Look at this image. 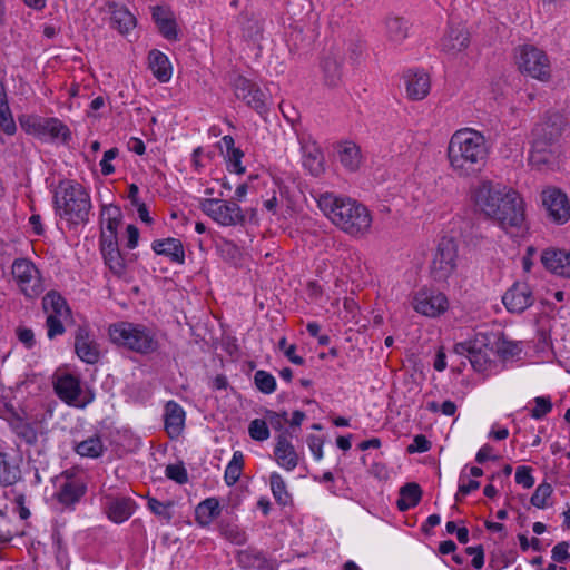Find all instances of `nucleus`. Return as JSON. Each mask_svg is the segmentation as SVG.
I'll use <instances>...</instances> for the list:
<instances>
[{
    "instance_id": "52",
    "label": "nucleus",
    "mask_w": 570,
    "mask_h": 570,
    "mask_svg": "<svg viewBox=\"0 0 570 570\" xmlns=\"http://www.w3.org/2000/svg\"><path fill=\"white\" fill-rule=\"evenodd\" d=\"M165 473L168 479L179 484H184L188 480L187 471L183 464H169L166 466Z\"/></svg>"
},
{
    "instance_id": "39",
    "label": "nucleus",
    "mask_w": 570,
    "mask_h": 570,
    "mask_svg": "<svg viewBox=\"0 0 570 570\" xmlns=\"http://www.w3.org/2000/svg\"><path fill=\"white\" fill-rule=\"evenodd\" d=\"M76 452L81 456L98 458L104 452V444L99 436H90L76 446Z\"/></svg>"
},
{
    "instance_id": "56",
    "label": "nucleus",
    "mask_w": 570,
    "mask_h": 570,
    "mask_svg": "<svg viewBox=\"0 0 570 570\" xmlns=\"http://www.w3.org/2000/svg\"><path fill=\"white\" fill-rule=\"evenodd\" d=\"M551 558L554 562H567L570 560L569 543L561 541L557 543L551 551Z\"/></svg>"
},
{
    "instance_id": "47",
    "label": "nucleus",
    "mask_w": 570,
    "mask_h": 570,
    "mask_svg": "<svg viewBox=\"0 0 570 570\" xmlns=\"http://www.w3.org/2000/svg\"><path fill=\"white\" fill-rule=\"evenodd\" d=\"M552 494V487L549 483H541L532 494L530 502L532 505L542 509L547 504V499Z\"/></svg>"
},
{
    "instance_id": "23",
    "label": "nucleus",
    "mask_w": 570,
    "mask_h": 570,
    "mask_svg": "<svg viewBox=\"0 0 570 570\" xmlns=\"http://www.w3.org/2000/svg\"><path fill=\"white\" fill-rule=\"evenodd\" d=\"M541 262L550 272L570 278V250L548 248L542 252Z\"/></svg>"
},
{
    "instance_id": "12",
    "label": "nucleus",
    "mask_w": 570,
    "mask_h": 570,
    "mask_svg": "<svg viewBox=\"0 0 570 570\" xmlns=\"http://www.w3.org/2000/svg\"><path fill=\"white\" fill-rule=\"evenodd\" d=\"M344 48L333 46L326 50L321 59V69L324 82L328 87H337L343 77Z\"/></svg>"
},
{
    "instance_id": "15",
    "label": "nucleus",
    "mask_w": 570,
    "mask_h": 570,
    "mask_svg": "<svg viewBox=\"0 0 570 570\" xmlns=\"http://www.w3.org/2000/svg\"><path fill=\"white\" fill-rule=\"evenodd\" d=\"M235 96L244 100L249 107L258 112L265 110V96L261 89L243 76H235L233 80Z\"/></svg>"
},
{
    "instance_id": "48",
    "label": "nucleus",
    "mask_w": 570,
    "mask_h": 570,
    "mask_svg": "<svg viewBox=\"0 0 570 570\" xmlns=\"http://www.w3.org/2000/svg\"><path fill=\"white\" fill-rule=\"evenodd\" d=\"M104 259L105 264L116 276L120 277L126 273V261L120 250L106 256Z\"/></svg>"
},
{
    "instance_id": "28",
    "label": "nucleus",
    "mask_w": 570,
    "mask_h": 570,
    "mask_svg": "<svg viewBox=\"0 0 570 570\" xmlns=\"http://www.w3.org/2000/svg\"><path fill=\"white\" fill-rule=\"evenodd\" d=\"M134 508L135 502L129 498H112L108 500L107 514L111 521L121 523L131 517Z\"/></svg>"
},
{
    "instance_id": "22",
    "label": "nucleus",
    "mask_w": 570,
    "mask_h": 570,
    "mask_svg": "<svg viewBox=\"0 0 570 570\" xmlns=\"http://www.w3.org/2000/svg\"><path fill=\"white\" fill-rule=\"evenodd\" d=\"M289 433L282 432L277 436V442L274 449V456L278 465L287 471L294 470L298 465L299 456L289 441Z\"/></svg>"
},
{
    "instance_id": "14",
    "label": "nucleus",
    "mask_w": 570,
    "mask_h": 570,
    "mask_svg": "<svg viewBox=\"0 0 570 570\" xmlns=\"http://www.w3.org/2000/svg\"><path fill=\"white\" fill-rule=\"evenodd\" d=\"M55 391L57 395L69 405L83 407L91 401V397L85 400L80 397V381L72 374L59 376L55 382Z\"/></svg>"
},
{
    "instance_id": "44",
    "label": "nucleus",
    "mask_w": 570,
    "mask_h": 570,
    "mask_svg": "<svg viewBox=\"0 0 570 570\" xmlns=\"http://www.w3.org/2000/svg\"><path fill=\"white\" fill-rule=\"evenodd\" d=\"M254 383L256 387L264 394H272L276 390L275 377L263 370L257 371L254 374Z\"/></svg>"
},
{
    "instance_id": "46",
    "label": "nucleus",
    "mask_w": 570,
    "mask_h": 570,
    "mask_svg": "<svg viewBox=\"0 0 570 570\" xmlns=\"http://www.w3.org/2000/svg\"><path fill=\"white\" fill-rule=\"evenodd\" d=\"M249 436L255 441H265L269 438V430L265 420L255 419L248 426Z\"/></svg>"
},
{
    "instance_id": "21",
    "label": "nucleus",
    "mask_w": 570,
    "mask_h": 570,
    "mask_svg": "<svg viewBox=\"0 0 570 570\" xmlns=\"http://www.w3.org/2000/svg\"><path fill=\"white\" fill-rule=\"evenodd\" d=\"M301 150L303 154L304 167L315 177L322 175L325 170L324 155L316 141L302 137L299 138Z\"/></svg>"
},
{
    "instance_id": "36",
    "label": "nucleus",
    "mask_w": 570,
    "mask_h": 570,
    "mask_svg": "<svg viewBox=\"0 0 570 570\" xmlns=\"http://www.w3.org/2000/svg\"><path fill=\"white\" fill-rule=\"evenodd\" d=\"M43 308L50 312L49 315L69 316L70 309L66 299L57 292L48 293L42 301Z\"/></svg>"
},
{
    "instance_id": "30",
    "label": "nucleus",
    "mask_w": 570,
    "mask_h": 570,
    "mask_svg": "<svg viewBox=\"0 0 570 570\" xmlns=\"http://www.w3.org/2000/svg\"><path fill=\"white\" fill-rule=\"evenodd\" d=\"M422 498V489L415 482H410L400 489V498L396 501L400 511H407L419 504Z\"/></svg>"
},
{
    "instance_id": "62",
    "label": "nucleus",
    "mask_w": 570,
    "mask_h": 570,
    "mask_svg": "<svg viewBox=\"0 0 570 570\" xmlns=\"http://www.w3.org/2000/svg\"><path fill=\"white\" fill-rule=\"evenodd\" d=\"M225 537L235 544H244L247 540L245 532L237 527H228L224 530Z\"/></svg>"
},
{
    "instance_id": "49",
    "label": "nucleus",
    "mask_w": 570,
    "mask_h": 570,
    "mask_svg": "<svg viewBox=\"0 0 570 570\" xmlns=\"http://www.w3.org/2000/svg\"><path fill=\"white\" fill-rule=\"evenodd\" d=\"M535 406L531 410V416L535 420H540L546 416L552 410V402L549 396H537L534 397Z\"/></svg>"
},
{
    "instance_id": "16",
    "label": "nucleus",
    "mask_w": 570,
    "mask_h": 570,
    "mask_svg": "<svg viewBox=\"0 0 570 570\" xmlns=\"http://www.w3.org/2000/svg\"><path fill=\"white\" fill-rule=\"evenodd\" d=\"M23 128H33L39 135H49L52 139H61L67 142L71 138L70 130L57 118H29L21 121Z\"/></svg>"
},
{
    "instance_id": "32",
    "label": "nucleus",
    "mask_w": 570,
    "mask_h": 570,
    "mask_svg": "<svg viewBox=\"0 0 570 570\" xmlns=\"http://www.w3.org/2000/svg\"><path fill=\"white\" fill-rule=\"evenodd\" d=\"M110 26L120 33L129 32L136 26V18L124 7H111Z\"/></svg>"
},
{
    "instance_id": "60",
    "label": "nucleus",
    "mask_w": 570,
    "mask_h": 570,
    "mask_svg": "<svg viewBox=\"0 0 570 570\" xmlns=\"http://www.w3.org/2000/svg\"><path fill=\"white\" fill-rule=\"evenodd\" d=\"M466 553L472 558V566L475 569H481L484 564V550L482 546L466 548Z\"/></svg>"
},
{
    "instance_id": "41",
    "label": "nucleus",
    "mask_w": 570,
    "mask_h": 570,
    "mask_svg": "<svg viewBox=\"0 0 570 570\" xmlns=\"http://www.w3.org/2000/svg\"><path fill=\"white\" fill-rule=\"evenodd\" d=\"M269 483L275 500L279 504L285 505L289 501L291 497L287 492L286 483L282 475L277 472H273L269 476Z\"/></svg>"
},
{
    "instance_id": "63",
    "label": "nucleus",
    "mask_w": 570,
    "mask_h": 570,
    "mask_svg": "<svg viewBox=\"0 0 570 570\" xmlns=\"http://www.w3.org/2000/svg\"><path fill=\"white\" fill-rule=\"evenodd\" d=\"M478 344L474 341H468V342H461L456 343L454 345V353L459 355H464L468 358L471 356L472 353H474V350L476 348Z\"/></svg>"
},
{
    "instance_id": "59",
    "label": "nucleus",
    "mask_w": 570,
    "mask_h": 570,
    "mask_svg": "<svg viewBox=\"0 0 570 570\" xmlns=\"http://www.w3.org/2000/svg\"><path fill=\"white\" fill-rule=\"evenodd\" d=\"M431 449V442L423 434H417L413 439V443L407 446L409 453L426 452Z\"/></svg>"
},
{
    "instance_id": "3",
    "label": "nucleus",
    "mask_w": 570,
    "mask_h": 570,
    "mask_svg": "<svg viewBox=\"0 0 570 570\" xmlns=\"http://www.w3.org/2000/svg\"><path fill=\"white\" fill-rule=\"evenodd\" d=\"M108 332L112 343L141 355L155 353L159 347L156 332L144 324L118 322Z\"/></svg>"
},
{
    "instance_id": "57",
    "label": "nucleus",
    "mask_w": 570,
    "mask_h": 570,
    "mask_svg": "<svg viewBox=\"0 0 570 570\" xmlns=\"http://www.w3.org/2000/svg\"><path fill=\"white\" fill-rule=\"evenodd\" d=\"M469 361L472 367L478 372H483L488 367V357L487 354L482 352L481 347L476 346L474 353L471 354Z\"/></svg>"
},
{
    "instance_id": "6",
    "label": "nucleus",
    "mask_w": 570,
    "mask_h": 570,
    "mask_svg": "<svg viewBox=\"0 0 570 570\" xmlns=\"http://www.w3.org/2000/svg\"><path fill=\"white\" fill-rule=\"evenodd\" d=\"M517 63L522 73L540 81H548L551 77L548 56L544 51L534 46L527 45L521 47Z\"/></svg>"
},
{
    "instance_id": "29",
    "label": "nucleus",
    "mask_w": 570,
    "mask_h": 570,
    "mask_svg": "<svg viewBox=\"0 0 570 570\" xmlns=\"http://www.w3.org/2000/svg\"><path fill=\"white\" fill-rule=\"evenodd\" d=\"M148 60L153 75L160 82L169 81L171 78V66L167 56L155 49L149 52Z\"/></svg>"
},
{
    "instance_id": "17",
    "label": "nucleus",
    "mask_w": 570,
    "mask_h": 570,
    "mask_svg": "<svg viewBox=\"0 0 570 570\" xmlns=\"http://www.w3.org/2000/svg\"><path fill=\"white\" fill-rule=\"evenodd\" d=\"M502 302L509 312L520 314L533 304L534 298L527 283H514L504 293Z\"/></svg>"
},
{
    "instance_id": "2",
    "label": "nucleus",
    "mask_w": 570,
    "mask_h": 570,
    "mask_svg": "<svg viewBox=\"0 0 570 570\" xmlns=\"http://www.w3.org/2000/svg\"><path fill=\"white\" fill-rule=\"evenodd\" d=\"M317 204L324 215L344 233L353 237H362L370 232L371 213L355 199L325 193L320 195Z\"/></svg>"
},
{
    "instance_id": "27",
    "label": "nucleus",
    "mask_w": 570,
    "mask_h": 570,
    "mask_svg": "<svg viewBox=\"0 0 570 570\" xmlns=\"http://www.w3.org/2000/svg\"><path fill=\"white\" fill-rule=\"evenodd\" d=\"M157 255L169 257L173 263L183 264L185 262V250L181 242L177 238L156 239L151 245Z\"/></svg>"
},
{
    "instance_id": "42",
    "label": "nucleus",
    "mask_w": 570,
    "mask_h": 570,
    "mask_svg": "<svg viewBox=\"0 0 570 570\" xmlns=\"http://www.w3.org/2000/svg\"><path fill=\"white\" fill-rule=\"evenodd\" d=\"M243 37L250 41H258L262 38L263 28L258 20L242 16Z\"/></svg>"
},
{
    "instance_id": "19",
    "label": "nucleus",
    "mask_w": 570,
    "mask_h": 570,
    "mask_svg": "<svg viewBox=\"0 0 570 570\" xmlns=\"http://www.w3.org/2000/svg\"><path fill=\"white\" fill-rule=\"evenodd\" d=\"M470 32L466 28L458 24L450 26L441 39V50L449 56H458L470 46Z\"/></svg>"
},
{
    "instance_id": "58",
    "label": "nucleus",
    "mask_w": 570,
    "mask_h": 570,
    "mask_svg": "<svg viewBox=\"0 0 570 570\" xmlns=\"http://www.w3.org/2000/svg\"><path fill=\"white\" fill-rule=\"evenodd\" d=\"M118 148H111L104 154V158L100 161L101 173L105 176L114 174L115 167L110 164L112 159L118 156Z\"/></svg>"
},
{
    "instance_id": "35",
    "label": "nucleus",
    "mask_w": 570,
    "mask_h": 570,
    "mask_svg": "<svg viewBox=\"0 0 570 570\" xmlns=\"http://www.w3.org/2000/svg\"><path fill=\"white\" fill-rule=\"evenodd\" d=\"M386 36L390 41L399 43L407 37V22L401 17H389L385 21Z\"/></svg>"
},
{
    "instance_id": "37",
    "label": "nucleus",
    "mask_w": 570,
    "mask_h": 570,
    "mask_svg": "<svg viewBox=\"0 0 570 570\" xmlns=\"http://www.w3.org/2000/svg\"><path fill=\"white\" fill-rule=\"evenodd\" d=\"M244 469V454L242 451H235L232 460L226 466L224 479L227 485H234L240 479Z\"/></svg>"
},
{
    "instance_id": "8",
    "label": "nucleus",
    "mask_w": 570,
    "mask_h": 570,
    "mask_svg": "<svg viewBox=\"0 0 570 570\" xmlns=\"http://www.w3.org/2000/svg\"><path fill=\"white\" fill-rule=\"evenodd\" d=\"M200 208L206 215L224 226L242 224L245 220L239 205L235 202L206 198L200 202Z\"/></svg>"
},
{
    "instance_id": "26",
    "label": "nucleus",
    "mask_w": 570,
    "mask_h": 570,
    "mask_svg": "<svg viewBox=\"0 0 570 570\" xmlns=\"http://www.w3.org/2000/svg\"><path fill=\"white\" fill-rule=\"evenodd\" d=\"M86 490L87 487L83 481L79 479H67L60 485L59 491L56 493V498L61 504L70 507L85 495Z\"/></svg>"
},
{
    "instance_id": "9",
    "label": "nucleus",
    "mask_w": 570,
    "mask_h": 570,
    "mask_svg": "<svg viewBox=\"0 0 570 570\" xmlns=\"http://www.w3.org/2000/svg\"><path fill=\"white\" fill-rule=\"evenodd\" d=\"M11 273L21 292L27 297L33 298L42 292L39 271L29 259H16L12 264Z\"/></svg>"
},
{
    "instance_id": "11",
    "label": "nucleus",
    "mask_w": 570,
    "mask_h": 570,
    "mask_svg": "<svg viewBox=\"0 0 570 570\" xmlns=\"http://www.w3.org/2000/svg\"><path fill=\"white\" fill-rule=\"evenodd\" d=\"M542 205L551 222L562 225L570 218V203L564 193L557 188H548L541 195Z\"/></svg>"
},
{
    "instance_id": "40",
    "label": "nucleus",
    "mask_w": 570,
    "mask_h": 570,
    "mask_svg": "<svg viewBox=\"0 0 570 570\" xmlns=\"http://www.w3.org/2000/svg\"><path fill=\"white\" fill-rule=\"evenodd\" d=\"M219 514V504L218 501L214 498L206 499L200 502L196 508V518L203 523H209L214 518Z\"/></svg>"
},
{
    "instance_id": "45",
    "label": "nucleus",
    "mask_w": 570,
    "mask_h": 570,
    "mask_svg": "<svg viewBox=\"0 0 570 570\" xmlns=\"http://www.w3.org/2000/svg\"><path fill=\"white\" fill-rule=\"evenodd\" d=\"M14 431L17 435L29 445H33L38 441L37 429L31 423L19 422L16 424Z\"/></svg>"
},
{
    "instance_id": "53",
    "label": "nucleus",
    "mask_w": 570,
    "mask_h": 570,
    "mask_svg": "<svg viewBox=\"0 0 570 570\" xmlns=\"http://www.w3.org/2000/svg\"><path fill=\"white\" fill-rule=\"evenodd\" d=\"M531 471L532 469L530 466H518L515 471V482L525 489L532 488L534 484V479L531 474Z\"/></svg>"
},
{
    "instance_id": "51",
    "label": "nucleus",
    "mask_w": 570,
    "mask_h": 570,
    "mask_svg": "<svg viewBox=\"0 0 570 570\" xmlns=\"http://www.w3.org/2000/svg\"><path fill=\"white\" fill-rule=\"evenodd\" d=\"M100 247L104 258L110 254L119 252L118 243H117V235L115 234H101V240H100Z\"/></svg>"
},
{
    "instance_id": "4",
    "label": "nucleus",
    "mask_w": 570,
    "mask_h": 570,
    "mask_svg": "<svg viewBox=\"0 0 570 570\" xmlns=\"http://www.w3.org/2000/svg\"><path fill=\"white\" fill-rule=\"evenodd\" d=\"M55 204L60 216L72 224L86 223L89 219L90 197L79 184L61 185L55 195Z\"/></svg>"
},
{
    "instance_id": "24",
    "label": "nucleus",
    "mask_w": 570,
    "mask_h": 570,
    "mask_svg": "<svg viewBox=\"0 0 570 570\" xmlns=\"http://www.w3.org/2000/svg\"><path fill=\"white\" fill-rule=\"evenodd\" d=\"M407 98L414 101L424 99L431 89L430 76L424 71H409L405 75Z\"/></svg>"
},
{
    "instance_id": "31",
    "label": "nucleus",
    "mask_w": 570,
    "mask_h": 570,
    "mask_svg": "<svg viewBox=\"0 0 570 570\" xmlns=\"http://www.w3.org/2000/svg\"><path fill=\"white\" fill-rule=\"evenodd\" d=\"M21 479V471L17 464L11 462L9 455L0 452V487H9Z\"/></svg>"
},
{
    "instance_id": "33",
    "label": "nucleus",
    "mask_w": 570,
    "mask_h": 570,
    "mask_svg": "<svg viewBox=\"0 0 570 570\" xmlns=\"http://www.w3.org/2000/svg\"><path fill=\"white\" fill-rule=\"evenodd\" d=\"M338 159L350 171H355L361 165V150L354 142H345L338 148Z\"/></svg>"
},
{
    "instance_id": "25",
    "label": "nucleus",
    "mask_w": 570,
    "mask_h": 570,
    "mask_svg": "<svg viewBox=\"0 0 570 570\" xmlns=\"http://www.w3.org/2000/svg\"><path fill=\"white\" fill-rule=\"evenodd\" d=\"M185 425V411L183 407L169 401L165 406V430L170 439L178 438Z\"/></svg>"
},
{
    "instance_id": "10",
    "label": "nucleus",
    "mask_w": 570,
    "mask_h": 570,
    "mask_svg": "<svg viewBox=\"0 0 570 570\" xmlns=\"http://www.w3.org/2000/svg\"><path fill=\"white\" fill-rule=\"evenodd\" d=\"M508 189L491 180H481L472 190L474 206L485 216L494 213L495 204L507 194Z\"/></svg>"
},
{
    "instance_id": "13",
    "label": "nucleus",
    "mask_w": 570,
    "mask_h": 570,
    "mask_svg": "<svg viewBox=\"0 0 570 570\" xmlns=\"http://www.w3.org/2000/svg\"><path fill=\"white\" fill-rule=\"evenodd\" d=\"M448 298L444 294L430 289L416 293L413 299L414 309L430 317H436L448 309Z\"/></svg>"
},
{
    "instance_id": "20",
    "label": "nucleus",
    "mask_w": 570,
    "mask_h": 570,
    "mask_svg": "<svg viewBox=\"0 0 570 570\" xmlns=\"http://www.w3.org/2000/svg\"><path fill=\"white\" fill-rule=\"evenodd\" d=\"M75 352L87 364H96L99 361V345L87 327H78L75 336Z\"/></svg>"
},
{
    "instance_id": "55",
    "label": "nucleus",
    "mask_w": 570,
    "mask_h": 570,
    "mask_svg": "<svg viewBox=\"0 0 570 570\" xmlns=\"http://www.w3.org/2000/svg\"><path fill=\"white\" fill-rule=\"evenodd\" d=\"M225 156L229 163V170L235 171L236 174L245 173V167L240 164L244 154L239 148L226 153Z\"/></svg>"
},
{
    "instance_id": "18",
    "label": "nucleus",
    "mask_w": 570,
    "mask_h": 570,
    "mask_svg": "<svg viewBox=\"0 0 570 570\" xmlns=\"http://www.w3.org/2000/svg\"><path fill=\"white\" fill-rule=\"evenodd\" d=\"M562 132V117L558 114L547 117L533 128L534 146L544 149L556 141Z\"/></svg>"
},
{
    "instance_id": "64",
    "label": "nucleus",
    "mask_w": 570,
    "mask_h": 570,
    "mask_svg": "<svg viewBox=\"0 0 570 570\" xmlns=\"http://www.w3.org/2000/svg\"><path fill=\"white\" fill-rule=\"evenodd\" d=\"M17 335L21 343L26 345V347L31 348L35 344V335L32 330L26 327H18Z\"/></svg>"
},
{
    "instance_id": "34",
    "label": "nucleus",
    "mask_w": 570,
    "mask_h": 570,
    "mask_svg": "<svg viewBox=\"0 0 570 570\" xmlns=\"http://www.w3.org/2000/svg\"><path fill=\"white\" fill-rule=\"evenodd\" d=\"M0 129L7 135H13L16 132V122L13 120L9 104L4 83L0 80Z\"/></svg>"
},
{
    "instance_id": "50",
    "label": "nucleus",
    "mask_w": 570,
    "mask_h": 570,
    "mask_svg": "<svg viewBox=\"0 0 570 570\" xmlns=\"http://www.w3.org/2000/svg\"><path fill=\"white\" fill-rule=\"evenodd\" d=\"M159 32L167 39L175 41L178 39V31H177V24L175 21L174 16L170 18H167L166 20H161L157 24Z\"/></svg>"
},
{
    "instance_id": "1",
    "label": "nucleus",
    "mask_w": 570,
    "mask_h": 570,
    "mask_svg": "<svg viewBox=\"0 0 570 570\" xmlns=\"http://www.w3.org/2000/svg\"><path fill=\"white\" fill-rule=\"evenodd\" d=\"M488 155L484 136L471 128L456 130L446 149L450 169L461 178L479 174L487 164Z\"/></svg>"
},
{
    "instance_id": "5",
    "label": "nucleus",
    "mask_w": 570,
    "mask_h": 570,
    "mask_svg": "<svg viewBox=\"0 0 570 570\" xmlns=\"http://www.w3.org/2000/svg\"><path fill=\"white\" fill-rule=\"evenodd\" d=\"M504 205L505 209L491 220L513 237L524 235L528 226L523 199L517 191L509 189V196L505 198Z\"/></svg>"
},
{
    "instance_id": "61",
    "label": "nucleus",
    "mask_w": 570,
    "mask_h": 570,
    "mask_svg": "<svg viewBox=\"0 0 570 570\" xmlns=\"http://www.w3.org/2000/svg\"><path fill=\"white\" fill-rule=\"evenodd\" d=\"M307 444L309 450L312 451L314 458L318 461L323 458V440L317 435H309L307 438Z\"/></svg>"
},
{
    "instance_id": "43",
    "label": "nucleus",
    "mask_w": 570,
    "mask_h": 570,
    "mask_svg": "<svg viewBox=\"0 0 570 570\" xmlns=\"http://www.w3.org/2000/svg\"><path fill=\"white\" fill-rule=\"evenodd\" d=\"M147 505L149 510L156 514L158 518L165 520L169 523L173 519L171 508L174 505L173 501L160 502L153 497H148Z\"/></svg>"
},
{
    "instance_id": "54",
    "label": "nucleus",
    "mask_w": 570,
    "mask_h": 570,
    "mask_svg": "<svg viewBox=\"0 0 570 570\" xmlns=\"http://www.w3.org/2000/svg\"><path fill=\"white\" fill-rule=\"evenodd\" d=\"M60 315H48L46 324L48 328V337L52 340L57 335H61L65 332Z\"/></svg>"
},
{
    "instance_id": "38",
    "label": "nucleus",
    "mask_w": 570,
    "mask_h": 570,
    "mask_svg": "<svg viewBox=\"0 0 570 570\" xmlns=\"http://www.w3.org/2000/svg\"><path fill=\"white\" fill-rule=\"evenodd\" d=\"M216 250L219 256L232 264H238L242 259V250L240 248L234 244L232 240L220 238L216 243Z\"/></svg>"
},
{
    "instance_id": "7",
    "label": "nucleus",
    "mask_w": 570,
    "mask_h": 570,
    "mask_svg": "<svg viewBox=\"0 0 570 570\" xmlns=\"http://www.w3.org/2000/svg\"><path fill=\"white\" fill-rule=\"evenodd\" d=\"M458 245L453 238L440 239L431 263V275L434 281L445 282L456 269Z\"/></svg>"
}]
</instances>
